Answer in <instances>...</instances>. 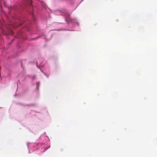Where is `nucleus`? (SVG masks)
Returning <instances> with one entry per match:
<instances>
[{
    "label": "nucleus",
    "instance_id": "nucleus-1",
    "mask_svg": "<svg viewBox=\"0 0 157 157\" xmlns=\"http://www.w3.org/2000/svg\"><path fill=\"white\" fill-rule=\"evenodd\" d=\"M66 21L68 23L69 22H71V21L70 18L69 17L68 19H66Z\"/></svg>",
    "mask_w": 157,
    "mask_h": 157
},
{
    "label": "nucleus",
    "instance_id": "nucleus-2",
    "mask_svg": "<svg viewBox=\"0 0 157 157\" xmlns=\"http://www.w3.org/2000/svg\"><path fill=\"white\" fill-rule=\"evenodd\" d=\"M40 83L39 82H37L36 83V87L37 88H39V86H40Z\"/></svg>",
    "mask_w": 157,
    "mask_h": 157
},
{
    "label": "nucleus",
    "instance_id": "nucleus-3",
    "mask_svg": "<svg viewBox=\"0 0 157 157\" xmlns=\"http://www.w3.org/2000/svg\"><path fill=\"white\" fill-rule=\"evenodd\" d=\"M36 105V104H30L28 105V106H35Z\"/></svg>",
    "mask_w": 157,
    "mask_h": 157
},
{
    "label": "nucleus",
    "instance_id": "nucleus-4",
    "mask_svg": "<svg viewBox=\"0 0 157 157\" xmlns=\"http://www.w3.org/2000/svg\"><path fill=\"white\" fill-rule=\"evenodd\" d=\"M40 37V36H39L36 37V38H34V39H37L38 37Z\"/></svg>",
    "mask_w": 157,
    "mask_h": 157
},
{
    "label": "nucleus",
    "instance_id": "nucleus-5",
    "mask_svg": "<svg viewBox=\"0 0 157 157\" xmlns=\"http://www.w3.org/2000/svg\"><path fill=\"white\" fill-rule=\"evenodd\" d=\"M44 75H46V77H47V78H48V75H46V74H45V73H44Z\"/></svg>",
    "mask_w": 157,
    "mask_h": 157
},
{
    "label": "nucleus",
    "instance_id": "nucleus-6",
    "mask_svg": "<svg viewBox=\"0 0 157 157\" xmlns=\"http://www.w3.org/2000/svg\"><path fill=\"white\" fill-rule=\"evenodd\" d=\"M35 78V76H34L33 77V79H34Z\"/></svg>",
    "mask_w": 157,
    "mask_h": 157
}]
</instances>
